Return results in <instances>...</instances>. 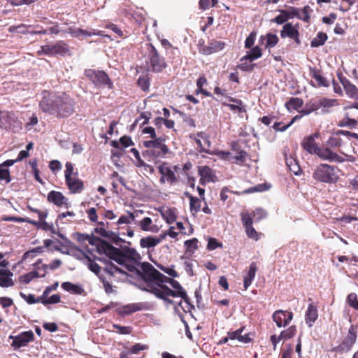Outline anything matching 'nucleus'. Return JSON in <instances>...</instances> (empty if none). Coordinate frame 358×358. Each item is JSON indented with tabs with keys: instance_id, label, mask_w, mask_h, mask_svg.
<instances>
[{
	"instance_id": "1",
	"label": "nucleus",
	"mask_w": 358,
	"mask_h": 358,
	"mask_svg": "<svg viewBox=\"0 0 358 358\" xmlns=\"http://www.w3.org/2000/svg\"><path fill=\"white\" fill-rule=\"evenodd\" d=\"M40 101V108L45 113L55 115L57 117L71 115L74 112V101L63 91H43Z\"/></svg>"
},
{
	"instance_id": "2",
	"label": "nucleus",
	"mask_w": 358,
	"mask_h": 358,
	"mask_svg": "<svg viewBox=\"0 0 358 358\" xmlns=\"http://www.w3.org/2000/svg\"><path fill=\"white\" fill-rule=\"evenodd\" d=\"M152 291L156 297L168 303H171V301L167 298L168 296H179L186 303H189V302L186 291L179 282L166 276L163 278V283H162L159 289H152Z\"/></svg>"
},
{
	"instance_id": "3",
	"label": "nucleus",
	"mask_w": 358,
	"mask_h": 358,
	"mask_svg": "<svg viewBox=\"0 0 358 358\" xmlns=\"http://www.w3.org/2000/svg\"><path fill=\"white\" fill-rule=\"evenodd\" d=\"M138 277L141 278L146 284L142 290L152 294V289H159L165 275L157 270L150 263L145 262L141 264Z\"/></svg>"
},
{
	"instance_id": "4",
	"label": "nucleus",
	"mask_w": 358,
	"mask_h": 358,
	"mask_svg": "<svg viewBox=\"0 0 358 358\" xmlns=\"http://www.w3.org/2000/svg\"><path fill=\"white\" fill-rule=\"evenodd\" d=\"M338 171V169L336 166L320 164L315 168L313 173V178L321 182L336 183L339 178Z\"/></svg>"
},
{
	"instance_id": "5",
	"label": "nucleus",
	"mask_w": 358,
	"mask_h": 358,
	"mask_svg": "<svg viewBox=\"0 0 358 358\" xmlns=\"http://www.w3.org/2000/svg\"><path fill=\"white\" fill-rule=\"evenodd\" d=\"M158 172L160 173V184L167 182L170 185H173L179 182L180 177L178 175L181 168L179 165H171L169 162H162L157 167Z\"/></svg>"
},
{
	"instance_id": "6",
	"label": "nucleus",
	"mask_w": 358,
	"mask_h": 358,
	"mask_svg": "<svg viewBox=\"0 0 358 358\" xmlns=\"http://www.w3.org/2000/svg\"><path fill=\"white\" fill-rule=\"evenodd\" d=\"M147 65L148 69L155 73H161L167 67L165 58L151 43L148 44Z\"/></svg>"
},
{
	"instance_id": "7",
	"label": "nucleus",
	"mask_w": 358,
	"mask_h": 358,
	"mask_svg": "<svg viewBox=\"0 0 358 358\" xmlns=\"http://www.w3.org/2000/svg\"><path fill=\"white\" fill-rule=\"evenodd\" d=\"M164 139L159 137L155 140L143 142L144 146L148 149L147 154L152 158H164L169 152L168 146L164 143Z\"/></svg>"
},
{
	"instance_id": "8",
	"label": "nucleus",
	"mask_w": 358,
	"mask_h": 358,
	"mask_svg": "<svg viewBox=\"0 0 358 358\" xmlns=\"http://www.w3.org/2000/svg\"><path fill=\"white\" fill-rule=\"evenodd\" d=\"M84 75L98 87L112 89L113 82L108 75L102 70L88 69L84 72Z\"/></svg>"
},
{
	"instance_id": "9",
	"label": "nucleus",
	"mask_w": 358,
	"mask_h": 358,
	"mask_svg": "<svg viewBox=\"0 0 358 358\" xmlns=\"http://www.w3.org/2000/svg\"><path fill=\"white\" fill-rule=\"evenodd\" d=\"M8 338L13 340L11 346L17 350L27 346L29 342L34 340V334L31 330L24 331L17 336L10 335Z\"/></svg>"
},
{
	"instance_id": "10",
	"label": "nucleus",
	"mask_w": 358,
	"mask_h": 358,
	"mask_svg": "<svg viewBox=\"0 0 358 358\" xmlns=\"http://www.w3.org/2000/svg\"><path fill=\"white\" fill-rule=\"evenodd\" d=\"M49 48H45L46 52L50 53V56L70 55L69 45L64 41H57L53 44H48Z\"/></svg>"
},
{
	"instance_id": "11",
	"label": "nucleus",
	"mask_w": 358,
	"mask_h": 358,
	"mask_svg": "<svg viewBox=\"0 0 358 358\" xmlns=\"http://www.w3.org/2000/svg\"><path fill=\"white\" fill-rule=\"evenodd\" d=\"M298 28H299L298 24H296L295 26H294L290 22L286 23L283 26L282 29L280 31V37L282 38L288 37L291 39H293L297 45H300L301 44V41L299 39L300 34H299Z\"/></svg>"
},
{
	"instance_id": "12",
	"label": "nucleus",
	"mask_w": 358,
	"mask_h": 358,
	"mask_svg": "<svg viewBox=\"0 0 358 358\" xmlns=\"http://www.w3.org/2000/svg\"><path fill=\"white\" fill-rule=\"evenodd\" d=\"M293 313L291 311L277 310L272 315L273 320L278 327H286L293 319Z\"/></svg>"
},
{
	"instance_id": "13",
	"label": "nucleus",
	"mask_w": 358,
	"mask_h": 358,
	"mask_svg": "<svg viewBox=\"0 0 358 358\" xmlns=\"http://www.w3.org/2000/svg\"><path fill=\"white\" fill-rule=\"evenodd\" d=\"M66 184L72 194H79L84 189V182L78 178V172L74 176L65 179Z\"/></svg>"
},
{
	"instance_id": "14",
	"label": "nucleus",
	"mask_w": 358,
	"mask_h": 358,
	"mask_svg": "<svg viewBox=\"0 0 358 358\" xmlns=\"http://www.w3.org/2000/svg\"><path fill=\"white\" fill-rule=\"evenodd\" d=\"M200 52L204 55H210L212 53L222 50L225 43L221 41L212 40L209 42L208 45H206L204 42H199Z\"/></svg>"
},
{
	"instance_id": "15",
	"label": "nucleus",
	"mask_w": 358,
	"mask_h": 358,
	"mask_svg": "<svg viewBox=\"0 0 358 358\" xmlns=\"http://www.w3.org/2000/svg\"><path fill=\"white\" fill-rule=\"evenodd\" d=\"M357 337V331L354 326L352 325L348 329L347 336L345 337L340 345L341 350L346 351L350 350L355 343Z\"/></svg>"
},
{
	"instance_id": "16",
	"label": "nucleus",
	"mask_w": 358,
	"mask_h": 358,
	"mask_svg": "<svg viewBox=\"0 0 358 358\" xmlns=\"http://www.w3.org/2000/svg\"><path fill=\"white\" fill-rule=\"evenodd\" d=\"M317 137L318 135L317 134L306 137L301 142L302 148L310 154H315L317 150V149L319 148L315 141V138Z\"/></svg>"
},
{
	"instance_id": "17",
	"label": "nucleus",
	"mask_w": 358,
	"mask_h": 358,
	"mask_svg": "<svg viewBox=\"0 0 358 358\" xmlns=\"http://www.w3.org/2000/svg\"><path fill=\"white\" fill-rule=\"evenodd\" d=\"M198 172L199 175L201 176L199 182L201 185H205L206 182L213 181L215 175L212 169L208 166H199Z\"/></svg>"
},
{
	"instance_id": "18",
	"label": "nucleus",
	"mask_w": 358,
	"mask_h": 358,
	"mask_svg": "<svg viewBox=\"0 0 358 358\" xmlns=\"http://www.w3.org/2000/svg\"><path fill=\"white\" fill-rule=\"evenodd\" d=\"M244 329H245V327H241V328L238 329L236 331L228 332L229 339H231V340L237 339L239 342L243 343H250L252 341V338L250 336L249 333L242 335V333L243 332Z\"/></svg>"
},
{
	"instance_id": "19",
	"label": "nucleus",
	"mask_w": 358,
	"mask_h": 358,
	"mask_svg": "<svg viewBox=\"0 0 358 358\" xmlns=\"http://www.w3.org/2000/svg\"><path fill=\"white\" fill-rule=\"evenodd\" d=\"M47 200L50 203H54L57 206H62L66 203L67 199L62 194V192L52 190L47 196Z\"/></svg>"
},
{
	"instance_id": "20",
	"label": "nucleus",
	"mask_w": 358,
	"mask_h": 358,
	"mask_svg": "<svg viewBox=\"0 0 358 358\" xmlns=\"http://www.w3.org/2000/svg\"><path fill=\"white\" fill-rule=\"evenodd\" d=\"M337 125L340 127L349 129L356 128L358 125V117H351L350 113L346 112L342 120H339Z\"/></svg>"
},
{
	"instance_id": "21",
	"label": "nucleus",
	"mask_w": 358,
	"mask_h": 358,
	"mask_svg": "<svg viewBox=\"0 0 358 358\" xmlns=\"http://www.w3.org/2000/svg\"><path fill=\"white\" fill-rule=\"evenodd\" d=\"M99 250L103 252L110 259H113L122 250L114 247L106 241H103Z\"/></svg>"
},
{
	"instance_id": "22",
	"label": "nucleus",
	"mask_w": 358,
	"mask_h": 358,
	"mask_svg": "<svg viewBox=\"0 0 358 358\" xmlns=\"http://www.w3.org/2000/svg\"><path fill=\"white\" fill-rule=\"evenodd\" d=\"M222 105L229 107L231 110L241 113L245 111L242 101L233 98H225Z\"/></svg>"
},
{
	"instance_id": "23",
	"label": "nucleus",
	"mask_w": 358,
	"mask_h": 358,
	"mask_svg": "<svg viewBox=\"0 0 358 358\" xmlns=\"http://www.w3.org/2000/svg\"><path fill=\"white\" fill-rule=\"evenodd\" d=\"M13 273L8 269H0V286L1 287H8L14 285L11 277Z\"/></svg>"
},
{
	"instance_id": "24",
	"label": "nucleus",
	"mask_w": 358,
	"mask_h": 358,
	"mask_svg": "<svg viewBox=\"0 0 358 358\" xmlns=\"http://www.w3.org/2000/svg\"><path fill=\"white\" fill-rule=\"evenodd\" d=\"M318 317L317 309L315 306L310 303L308 306V309L306 312L305 320L306 324L309 327H312L313 324L316 321Z\"/></svg>"
},
{
	"instance_id": "25",
	"label": "nucleus",
	"mask_w": 358,
	"mask_h": 358,
	"mask_svg": "<svg viewBox=\"0 0 358 358\" xmlns=\"http://www.w3.org/2000/svg\"><path fill=\"white\" fill-rule=\"evenodd\" d=\"M185 196L189 199V210L192 215H196L201 210V199L192 196L190 193L185 192Z\"/></svg>"
},
{
	"instance_id": "26",
	"label": "nucleus",
	"mask_w": 358,
	"mask_h": 358,
	"mask_svg": "<svg viewBox=\"0 0 358 358\" xmlns=\"http://www.w3.org/2000/svg\"><path fill=\"white\" fill-rule=\"evenodd\" d=\"M257 270V267L256 263L252 262L250 264L249 270L248 271L247 275L244 276L243 286H244V289L245 290L252 284V282L255 277Z\"/></svg>"
},
{
	"instance_id": "27",
	"label": "nucleus",
	"mask_w": 358,
	"mask_h": 358,
	"mask_svg": "<svg viewBox=\"0 0 358 358\" xmlns=\"http://www.w3.org/2000/svg\"><path fill=\"white\" fill-rule=\"evenodd\" d=\"M141 229L143 231H150L153 233L158 232L159 230L157 225L152 224V220L150 217H146L138 223Z\"/></svg>"
},
{
	"instance_id": "28",
	"label": "nucleus",
	"mask_w": 358,
	"mask_h": 358,
	"mask_svg": "<svg viewBox=\"0 0 358 358\" xmlns=\"http://www.w3.org/2000/svg\"><path fill=\"white\" fill-rule=\"evenodd\" d=\"M122 251L127 260L139 263L141 259V256L134 248L126 247Z\"/></svg>"
},
{
	"instance_id": "29",
	"label": "nucleus",
	"mask_w": 358,
	"mask_h": 358,
	"mask_svg": "<svg viewBox=\"0 0 358 358\" xmlns=\"http://www.w3.org/2000/svg\"><path fill=\"white\" fill-rule=\"evenodd\" d=\"M143 211L141 210H136L133 213L128 212V215H122L118 220L117 221L116 224L117 225H121L123 224H129L132 221H134L135 217L138 216V214H143Z\"/></svg>"
},
{
	"instance_id": "30",
	"label": "nucleus",
	"mask_w": 358,
	"mask_h": 358,
	"mask_svg": "<svg viewBox=\"0 0 358 358\" xmlns=\"http://www.w3.org/2000/svg\"><path fill=\"white\" fill-rule=\"evenodd\" d=\"M62 288L66 292L73 294H83L85 293L84 289L78 285L73 284L70 282H64L62 284Z\"/></svg>"
},
{
	"instance_id": "31",
	"label": "nucleus",
	"mask_w": 358,
	"mask_h": 358,
	"mask_svg": "<svg viewBox=\"0 0 358 358\" xmlns=\"http://www.w3.org/2000/svg\"><path fill=\"white\" fill-rule=\"evenodd\" d=\"M142 309L143 304L141 303H129L123 306L120 313L122 315H128Z\"/></svg>"
},
{
	"instance_id": "32",
	"label": "nucleus",
	"mask_w": 358,
	"mask_h": 358,
	"mask_svg": "<svg viewBox=\"0 0 358 358\" xmlns=\"http://www.w3.org/2000/svg\"><path fill=\"white\" fill-rule=\"evenodd\" d=\"M140 246L142 248H155L159 244V241L157 240V236H148L142 238L140 240Z\"/></svg>"
},
{
	"instance_id": "33",
	"label": "nucleus",
	"mask_w": 358,
	"mask_h": 358,
	"mask_svg": "<svg viewBox=\"0 0 358 358\" xmlns=\"http://www.w3.org/2000/svg\"><path fill=\"white\" fill-rule=\"evenodd\" d=\"M313 78L315 79V82L316 83L314 85L315 87H328L329 81L324 78L322 73L320 71L315 70L313 71Z\"/></svg>"
},
{
	"instance_id": "34",
	"label": "nucleus",
	"mask_w": 358,
	"mask_h": 358,
	"mask_svg": "<svg viewBox=\"0 0 358 358\" xmlns=\"http://www.w3.org/2000/svg\"><path fill=\"white\" fill-rule=\"evenodd\" d=\"M320 108V100L310 101L306 104L305 107L300 111V113L302 115H306Z\"/></svg>"
},
{
	"instance_id": "35",
	"label": "nucleus",
	"mask_w": 358,
	"mask_h": 358,
	"mask_svg": "<svg viewBox=\"0 0 358 358\" xmlns=\"http://www.w3.org/2000/svg\"><path fill=\"white\" fill-rule=\"evenodd\" d=\"M45 275V273H43V275H40L38 271H32L22 275H20L19 277V282L24 283V284H28L34 278L44 277Z\"/></svg>"
},
{
	"instance_id": "36",
	"label": "nucleus",
	"mask_w": 358,
	"mask_h": 358,
	"mask_svg": "<svg viewBox=\"0 0 358 358\" xmlns=\"http://www.w3.org/2000/svg\"><path fill=\"white\" fill-rule=\"evenodd\" d=\"M340 153L343 155L346 158L343 157L342 156L338 155L336 152L333 153L332 158L331 162H336L338 163H342L345 161L354 162L355 161V157L351 155H347L342 150H338Z\"/></svg>"
},
{
	"instance_id": "37",
	"label": "nucleus",
	"mask_w": 358,
	"mask_h": 358,
	"mask_svg": "<svg viewBox=\"0 0 358 358\" xmlns=\"http://www.w3.org/2000/svg\"><path fill=\"white\" fill-rule=\"evenodd\" d=\"M252 62L245 55L241 59L238 68L244 71H252L255 66V64H253Z\"/></svg>"
},
{
	"instance_id": "38",
	"label": "nucleus",
	"mask_w": 358,
	"mask_h": 358,
	"mask_svg": "<svg viewBox=\"0 0 358 358\" xmlns=\"http://www.w3.org/2000/svg\"><path fill=\"white\" fill-rule=\"evenodd\" d=\"M327 35L324 32H318L316 36L311 41L310 45L313 48H317L324 44L327 40Z\"/></svg>"
},
{
	"instance_id": "39",
	"label": "nucleus",
	"mask_w": 358,
	"mask_h": 358,
	"mask_svg": "<svg viewBox=\"0 0 358 358\" xmlns=\"http://www.w3.org/2000/svg\"><path fill=\"white\" fill-rule=\"evenodd\" d=\"M103 271L108 273L111 276H114L115 273L126 274V272L122 270L120 268L115 265L111 262H108L106 264V266Z\"/></svg>"
},
{
	"instance_id": "40",
	"label": "nucleus",
	"mask_w": 358,
	"mask_h": 358,
	"mask_svg": "<svg viewBox=\"0 0 358 358\" xmlns=\"http://www.w3.org/2000/svg\"><path fill=\"white\" fill-rule=\"evenodd\" d=\"M162 217L169 224H171L176 220L177 215L176 214L175 208H168L161 213Z\"/></svg>"
},
{
	"instance_id": "41",
	"label": "nucleus",
	"mask_w": 358,
	"mask_h": 358,
	"mask_svg": "<svg viewBox=\"0 0 358 358\" xmlns=\"http://www.w3.org/2000/svg\"><path fill=\"white\" fill-rule=\"evenodd\" d=\"M46 218H43L38 221L32 220L31 224L36 227L37 229H41L44 231H52L54 227L52 224H49L45 221Z\"/></svg>"
},
{
	"instance_id": "42",
	"label": "nucleus",
	"mask_w": 358,
	"mask_h": 358,
	"mask_svg": "<svg viewBox=\"0 0 358 358\" xmlns=\"http://www.w3.org/2000/svg\"><path fill=\"white\" fill-rule=\"evenodd\" d=\"M285 162L289 171H292L294 175L298 176L301 173V169L294 159L286 158Z\"/></svg>"
},
{
	"instance_id": "43",
	"label": "nucleus",
	"mask_w": 358,
	"mask_h": 358,
	"mask_svg": "<svg viewBox=\"0 0 358 358\" xmlns=\"http://www.w3.org/2000/svg\"><path fill=\"white\" fill-rule=\"evenodd\" d=\"M141 264L142 263H141V261L139 262V263H136L134 262H131L130 260H127L126 263L124 264L123 266H124V268L127 269L129 271L133 273L135 275L138 276Z\"/></svg>"
},
{
	"instance_id": "44",
	"label": "nucleus",
	"mask_w": 358,
	"mask_h": 358,
	"mask_svg": "<svg viewBox=\"0 0 358 358\" xmlns=\"http://www.w3.org/2000/svg\"><path fill=\"white\" fill-rule=\"evenodd\" d=\"M94 35H101L100 31H96L95 29L85 30L81 28L76 27L73 37L79 38L82 36H92Z\"/></svg>"
},
{
	"instance_id": "45",
	"label": "nucleus",
	"mask_w": 358,
	"mask_h": 358,
	"mask_svg": "<svg viewBox=\"0 0 358 358\" xmlns=\"http://www.w3.org/2000/svg\"><path fill=\"white\" fill-rule=\"evenodd\" d=\"M316 155L322 159L323 160H331L332 155L334 152H332L329 148H321L319 147L318 149H317Z\"/></svg>"
},
{
	"instance_id": "46",
	"label": "nucleus",
	"mask_w": 358,
	"mask_h": 358,
	"mask_svg": "<svg viewBox=\"0 0 358 358\" xmlns=\"http://www.w3.org/2000/svg\"><path fill=\"white\" fill-rule=\"evenodd\" d=\"M296 334V327L295 325L290 326L288 329L281 331L280 337L282 340L287 341L292 338Z\"/></svg>"
},
{
	"instance_id": "47",
	"label": "nucleus",
	"mask_w": 358,
	"mask_h": 358,
	"mask_svg": "<svg viewBox=\"0 0 358 358\" xmlns=\"http://www.w3.org/2000/svg\"><path fill=\"white\" fill-rule=\"evenodd\" d=\"M303 101L299 98H291L287 103L286 106L289 110H298L303 106Z\"/></svg>"
},
{
	"instance_id": "48",
	"label": "nucleus",
	"mask_w": 358,
	"mask_h": 358,
	"mask_svg": "<svg viewBox=\"0 0 358 358\" xmlns=\"http://www.w3.org/2000/svg\"><path fill=\"white\" fill-rule=\"evenodd\" d=\"M241 221L245 228L252 226L253 215L248 211H243L241 213Z\"/></svg>"
},
{
	"instance_id": "49",
	"label": "nucleus",
	"mask_w": 358,
	"mask_h": 358,
	"mask_svg": "<svg viewBox=\"0 0 358 358\" xmlns=\"http://www.w3.org/2000/svg\"><path fill=\"white\" fill-rule=\"evenodd\" d=\"M262 55V50L257 45L252 48L250 51L247 52V57L250 59V61H254L261 57Z\"/></svg>"
},
{
	"instance_id": "50",
	"label": "nucleus",
	"mask_w": 358,
	"mask_h": 358,
	"mask_svg": "<svg viewBox=\"0 0 358 358\" xmlns=\"http://www.w3.org/2000/svg\"><path fill=\"white\" fill-rule=\"evenodd\" d=\"M266 185L260 184L257 186L250 187L247 189L243 190L242 192H232L233 194L236 195H240L241 194H250L256 192H263L267 189V188L265 187Z\"/></svg>"
},
{
	"instance_id": "51",
	"label": "nucleus",
	"mask_w": 358,
	"mask_h": 358,
	"mask_svg": "<svg viewBox=\"0 0 358 358\" xmlns=\"http://www.w3.org/2000/svg\"><path fill=\"white\" fill-rule=\"evenodd\" d=\"M320 100V107L322 108H331L338 106L339 103L335 99L322 98Z\"/></svg>"
},
{
	"instance_id": "52",
	"label": "nucleus",
	"mask_w": 358,
	"mask_h": 358,
	"mask_svg": "<svg viewBox=\"0 0 358 358\" xmlns=\"http://www.w3.org/2000/svg\"><path fill=\"white\" fill-rule=\"evenodd\" d=\"M347 303L351 308L358 310V297L355 293L352 292L348 295Z\"/></svg>"
},
{
	"instance_id": "53",
	"label": "nucleus",
	"mask_w": 358,
	"mask_h": 358,
	"mask_svg": "<svg viewBox=\"0 0 358 358\" xmlns=\"http://www.w3.org/2000/svg\"><path fill=\"white\" fill-rule=\"evenodd\" d=\"M198 240L196 238H193L190 240L185 241V246L187 248V250L191 252H194L199 248Z\"/></svg>"
},
{
	"instance_id": "54",
	"label": "nucleus",
	"mask_w": 358,
	"mask_h": 358,
	"mask_svg": "<svg viewBox=\"0 0 358 358\" xmlns=\"http://www.w3.org/2000/svg\"><path fill=\"white\" fill-rule=\"evenodd\" d=\"M85 258L87 260V267L93 273H94L96 275H99L101 267L95 262H94L89 256L85 255Z\"/></svg>"
},
{
	"instance_id": "55",
	"label": "nucleus",
	"mask_w": 358,
	"mask_h": 358,
	"mask_svg": "<svg viewBox=\"0 0 358 358\" xmlns=\"http://www.w3.org/2000/svg\"><path fill=\"white\" fill-rule=\"evenodd\" d=\"M138 85L142 90H148L150 86V78L148 75L140 76L137 80Z\"/></svg>"
},
{
	"instance_id": "56",
	"label": "nucleus",
	"mask_w": 358,
	"mask_h": 358,
	"mask_svg": "<svg viewBox=\"0 0 358 358\" xmlns=\"http://www.w3.org/2000/svg\"><path fill=\"white\" fill-rule=\"evenodd\" d=\"M266 48H273L279 41L278 37L275 34H273L271 33H268L266 36Z\"/></svg>"
},
{
	"instance_id": "57",
	"label": "nucleus",
	"mask_w": 358,
	"mask_h": 358,
	"mask_svg": "<svg viewBox=\"0 0 358 358\" xmlns=\"http://www.w3.org/2000/svg\"><path fill=\"white\" fill-rule=\"evenodd\" d=\"M248 157V154L246 151H240L237 153V155L232 157V159L235 160V163L242 165L243 164L247 159V157Z\"/></svg>"
},
{
	"instance_id": "58",
	"label": "nucleus",
	"mask_w": 358,
	"mask_h": 358,
	"mask_svg": "<svg viewBox=\"0 0 358 358\" xmlns=\"http://www.w3.org/2000/svg\"><path fill=\"white\" fill-rule=\"evenodd\" d=\"M27 209L29 211L36 213L38 215V219L41 220L43 218H46L48 215V210L44 209V210H39L35 208H33L32 206L28 205Z\"/></svg>"
},
{
	"instance_id": "59",
	"label": "nucleus",
	"mask_w": 358,
	"mask_h": 358,
	"mask_svg": "<svg viewBox=\"0 0 358 358\" xmlns=\"http://www.w3.org/2000/svg\"><path fill=\"white\" fill-rule=\"evenodd\" d=\"M20 296L25 300L29 304H34L36 303L41 302L42 299L41 297H38L37 299L35 298V296L34 294H29L26 295L23 292H20Z\"/></svg>"
},
{
	"instance_id": "60",
	"label": "nucleus",
	"mask_w": 358,
	"mask_h": 358,
	"mask_svg": "<svg viewBox=\"0 0 358 358\" xmlns=\"http://www.w3.org/2000/svg\"><path fill=\"white\" fill-rule=\"evenodd\" d=\"M343 141L341 138L331 136L327 141V145L331 148H340L342 145Z\"/></svg>"
},
{
	"instance_id": "61",
	"label": "nucleus",
	"mask_w": 358,
	"mask_h": 358,
	"mask_svg": "<svg viewBox=\"0 0 358 358\" xmlns=\"http://www.w3.org/2000/svg\"><path fill=\"white\" fill-rule=\"evenodd\" d=\"M113 329L116 330V331L120 334H129L132 331V327L129 326L124 327L114 324H113Z\"/></svg>"
},
{
	"instance_id": "62",
	"label": "nucleus",
	"mask_w": 358,
	"mask_h": 358,
	"mask_svg": "<svg viewBox=\"0 0 358 358\" xmlns=\"http://www.w3.org/2000/svg\"><path fill=\"white\" fill-rule=\"evenodd\" d=\"M0 180L5 181L6 183H9L11 181V176L8 169H0Z\"/></svg>"
},
{
	"instance_id": "63",
	"label": "nucleus",
	"mask_w": 358,
	"mask_h": 358,
	"mask_svg": "<svg viewBox=\"0 0 358 358\" xmlns=\"http://www.w3.org/2000/svg\"><path fill=\"white\" fill-rule=\"evenodd\" d=\"M60 296L59 294H53L50 297L42 299L41 303L44 305L55 304L60 302Z\"/></svg>"
},
{
	"instance_id": "64",
	"label": "nucleus",
	"mask_w": 358,
	"mask_h": 358,
	"mask_svg": "<svg viewBox=\"0 0 358 358\" xmlns=\"http://www.w3.org/2000/svg\"><path fill=\"white\" fill-rule=\"evenodd\" d=\"M245 229V233L248 238L257 241L259 239V234L252 226L248 227Z\"/></svg>"
}]
</instances>
